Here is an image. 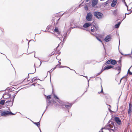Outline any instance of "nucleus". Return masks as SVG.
Returning <instances> with one entry per match:
<instances>
[{
  "label": "nucleus",
  "mask_w": 132,
  "mask_h": 132,
  "mask_svg": "<svg viewBox=\"0 0 132 132\" xmlns=\"http://www.w3.org/2000/svg\"><path fill=\"white\" fill-rule=\"evenodd\" d=\"M121 21L118 22L117 24L115 25V28H118L119 27L121 23Z\"/></svg>",
  "instance_id": "21"
},
{
  "label": "nucleus",
  "mask_w": 132,
  "mask_h": 132,
  "mask_svg": "<svg viewBox=\"0 0 132 132\" xmlns=\"http://www.w3.org/2000/svg\"><path fill=\"white\" fill-rule=\"evenodd\" d=\"M104 70V69H102L101 70L100 72H101V73L104 70Z\"/></svg>",
  "instance_id": "42"
},
{
  "label": "nucleus",
  "mask_w": 132,
  "mask_h": 132,
  "mask_svg": "<svg viewBox=\"0 0 132 132\" xmlns=\"http://www.w3.org/2000/svg\"><path fill=\"white\" fill-rule=\"evenodd\" d=\"M47 104L46 108V109L44 111V112H43V114H42L41 117H42V116H43V114H44V113L45 112L46 110V109H47V107L49 106V105L50 104V103H51V102L50 101V100H47Z\"/></svg>",
  "instance_id": "14"
},
{
  "label": "nucleus",
  "mask_w": 132,
  "mask_h": 132,
  "mask_svg": "<svg viewBox=\"0 0 132 132\" xmlns=\"http://www.w3.org/2000/svg\"><path fill=\"white\" fill-rule=\"evenodd\" d=\"M88 1V0H86V2H87Z\"/></svg>",
  "instance_id": "51"
},
{
  "label": "nucleus",
  "mask_w": 132,
  "mask_h": 132,
  "mask_svg": "<svg viewBox=\"0 0 132 132\" xmlns=\"http://www.w3.org/2000/svg\"><path fill=\"white\" fill-rule=\"evenodd\" d=\"M101 73V72H100L99 73H97L96 75V76H97L98 75H100Z\"/></svg>",
  "instance_id": "36"
},
{
  "label": "nucleus",
  "mask_w": 132,
  "mask_h": 132,
  "mask_svg": "<svg viewBox=\"0 0 132 132\" xmlns=\"http://www.w3.org/2000/svg\"><path fill=\"white\" fill-rule=\"evenodd\" d=\"M54 31L57 33V34L58 35H60V32L59 31L57 27H55L54 30Z\"/></svg>",
  "instance_id": "22"
},
{
  "label": "nucleus",
  "mask_w": 132,
  "mask_h": 132,
  "mask_svg": "<svg viewBox=\"0 0 132 132\" xmlns=\"http://www.w3.org/2000/svg\"><path fill=\"white\" fill-rule=\"evenodd\" d=\"M132 111V108L131 109V104L129 103V108L128 110V113L129 114L130 113L131 111Z\"/></svg>",
  "instance_id": "19"
},
{
  "label": "nucleus",
  "mask_w": 132,
  "mask_h": 132,
  "mask_svg": "<svg viewBox=\"0 0 132 132\" xmlns=\"http://www.w3.org/2000/svg\"><path fill=\"white\" fill-rule=\"evenodd\" d=\"M54 98H56V99H59V98L57 97V96H56L55 95H54Z\"/></svg>",
  "instance_id": "31"
},
{
  "label": "nucleus",
  "mask_w": 132,
  "mask_h": 132,
  "mask_svg": "<svg viewBox=\"0 0 132 132\" xmlns=\"http://www.w3.org/2000/svg\"><path fill=\"white\" fill-rule=\"evenodd\" d=\"M96 38L97 39V40H99V41L100 42H102L101 40L98 37H96Z\"/></svg>",
  "instance_id": "32"
},
{
  "label": "nucleus",
  "mask_w": 132,
  "mask_h": 132,
  "mask_svg": "<svg viewBox=\"0 0 132 132\" xmlns=\"http://www.w3.org/2000/svg\"><path fill=\"white\" fill-rule=\"evenodd\" d=\"M111 39V36L110 35H108L105 38L104 40L106 42H108Z\"/></svg>",
  "instance_id": "11"
},
{
  "label": "nucleus",
  "mask_w": 132,
  "mask_h": 132,
  "mask_svg": "<svg viewBox=\"0 0 132 132\" xmlns=\"http://www.w3.org/2000/svg\"><path fill=\"white\" fill-rule=\"evenodd\" d=\"M11 95L9 94L4 93L3 95V97L4 99H6L11 97Z\"/></svg>",
  "instance_id": "10"
},
{
  "label": "nucleus",
  "mask_w": 132,
  "mask_h": 132,
  "mask_svg": "<svg viewBox=\"0 0 132 132\" xmlns=\"http://www.w3.org/2000/svg\"><path fill=\"white\" fill-rule=\"evenodd\" d=\"M123 77L121 78V80H120V81H121V80L122 79H123Z\"/></svg>",
  "instance_id": "55"
},
{
  "label": "nucleus",
  "mask_w": 132,
  "mask_h": 132,
  "mask_svg": "<svg viewBox=\"0 0 132 132\" xmlns=\"http://www.w3.org/2000/svg\"><path fill=\"white\" fill-rule=\"evenodd\" d=\"M131 12H132V11H131L129 13H125V15H126V14H128V15L129 14H130L131 13Z\"/></svg>",
  "instance_id": "38"
},
{
  "label": "nucleus",
  "mask_w": 132,
  "mask_h": 132,
  "mask_svg": "<svg viewBox=\"0 0 132 132\" xmlns=\"http://www.w3.org/2000/svg\"><path fill=\"white\" fill-rule=\"evenodd\" d=\"M18 91H18L15 92V93L14 94L16 95V94H17Z\"/></svg>",
  "instance_id": "39"
},
{
  "label": "nucleus",
  "mask_w": 132,
  "mask_h": 132,
  "mask_svg": "<svg viewBox=\"0 0 132 132\" xmlns=\"http://www.w3.org/2000/svg\"><path fill=\"white\" fill-rule=\"evenodd\" d=\"M91 25V24L89 23H86L84 24L83 25V27L84 28H86L88 27Z\"/></svg>",
  "instance_id": "17"
},
{
  "label": "nucleus",
  "mask_w": 132,
  "mask_h": 132,
  "mask_svg": "<svg viewBox=\"0 0 132 132\" xmlns=\"http://www.w3.org/2000/svg\"><path fill=\"white\" fill-rule=\"evenodd\" d=\"M101 91L100 92H98V93L99 94H100V93H103L102 87V86L101 85Z\"/></svg>",
  "instance_id": "28"
},
{
  "label": "nucleus",
  "mask_w": 132,
  "mask_h": 132,
  "mask_svg": "<svg viewBox=\"0 0 132 132\" xmlns=\"http://www.w3.org/2000/svg\"><path fill=\"white\" fill-rule=\"evenodd\" d=\"M58 47V46L57 47H56V49Z\"/></svg>",
  "instance_id": "63"
},
{
  "label": "nucleus",
  "mask_w": 132,
  "mask_h": 132,
  "mask_svg": "<svg viewBox=\"0 0 132 132\" xmlns=\"http://www.w3.org/2000/svg\"><path fill=\"white\" fill-rule=\"evenodd\" d=\"M29 42H28V45L29 44Z\"/></svg>",
  "instance_id": "62"
},
{
  "label": "nucleus",
  "mask_w": 132,
  "mask_h": 132,
  "mask_svg": "<svg viewBox=\"0 0 132 132\" xmlns=\"http://www.w3.org/2000/svg\"><path fill=\"white\" fill-rule=\"evenodd\" d=\"M91 33V34H92L93 35H95V34H93V33Z\"/></svg>",
  "instance_id": "53"
},
{
  "label": "nucleus",
  "mask_w": 132,
  "mask_h": 132,
  "mask_svg": "<svg viewBox=\"0 0 132 132\" xmlns=\"http://www.w3.org/2000/svg\"><path fill=\"white\" fill-rule=\"evenodd\" d=\"M108 105L109 106V107H108V109L109 111L110 112H113V111H112L110 109V108H111V107L110 105Z\"/></svg>",
  "instance_id": "26"
},
{
  "label": "nucleus",
  "mask_w": 132,
  "mask_h": 132,
  "mask_svg": "<svg viewBox=\"0 0 132 132\" xmlns=\"http://www.w3.org/2000/svg\"><path fill=\"white\" fill-rule=\"evenodd\" d=\"M122 1L123 2H125V0H122Z\"/></svg>",
  "instance_id": "54"
},
{
  "label": "nucleus",
  "mask_w": 132,
  "mask_h": 132,
  "mask_svg": "<svg viewBox=\"0 0 132 132\" xmlns=\"http://www.w3.org/2000/svg\"><path fill=\"white\" fill-rule=\"evenodd\" d=\"M111 124H112V125H113V123L112 122H111Z\"/></svg>",
  "instance_id": "56"
},
{
  "label": "nucleus",
  "mask_w": 132,
  "mask_h": 132,
  "mask_svg": "<svg viewBox=\"0 0 132 132\" xmlns=\"http://www.w3.org/2000/svg\"><path fill=\"white\" fill-rule=\"evenodd\" d=\"M60 19V18H59L58 20H57V21H59Z\"/></svg>",
  "instance_id": "52"
},
{
  "label": "nucleus",
  "mask_w": 132,
  "mask_h": 132,
  "mask_svg": "<svg viewBox=\"0 0 132 132\" xmlns=\"http://www.w3.org/2000/svg\"><path fill=\"white\" fill-rule=\"evenodd\" d=\"M120 53H121V55H125V56H126V55H129L130 54H123V53L121 52H120Z\"/></svg>",
  "instance_id": "34"
},
{
  "label": "nucleus",
  "mask_w": 132,
  "mask_h": 132,
  "mask_svg": "<svg viewBox=\"0 0 132 132\" xmlns=\"http://www.w3.org/2000/svg\"><path fill=\"white\" fill-rule=\"evenodd\" d=\"M126 15H125V17H124V18L123 19H124L126 18Z\"/></svg>",
  "instance_id": "46"
},
{
  "label": "nucleus",
  "mask_w": 132,
  "mask_h": 132,
  "mask_svg": "<svg viewBox=\"0 0 132 132\" xmlns=\"http://www.w3.org/2000/svg\"><path fill=\"white\" fill-rule=\"evenodd\" d=\"M102 129L101 130V132H102ZM99 132H101V131H100Z\"/></svg>",
  "instance_id": "61"
},
{
  "label": "nucleus",
  "mask_w": 132,
  "mask_h": 132,
  "mask_svg": "<svg viewBox=\"0 0 132 132\" xmlns=\"http://www.w3.org/2000/svg\"><path fill=\"white\" fill-rule=\"evenodd\" d=\"M59 64L56 66V67L57 66L61 64V63L59 61Z\"/></svg>",
  "instance_id": "35"
},
{
  "label": "nucleus",
  "mask_w": 132,
  "mask_h": 132,
  "mask_svg": "<svg viewBox=\"0 0 132 132\" xmlns=\"http://www.w3.org/2000/svg\"><path fill=\"white\" fill-rule=\"evenodd\" d=\"M37 78L36 77L33 78L31 80V83L33 82L34 81H35L36 80Z\"/></svg>",
  "instance_id": "25"
},
{
  "label": "nucleus",
  "mask_w": 132,
  "mask_h": 132,
  "mask_svg": "<svg viewBox=\"0 0 132 132\" xmlns=\"http://www.w3.org/2000/svg\"><path fill=\"white\" fill-rule=\"evenodd\" d=\"M35 72V71L34 72V73H31L30 74H33V73H34Z\"/></svg>",
  "instance_id": "57"
},
{
  "label": "nucleus",
  "mask_w": 132,
  "mask_h": 132,
  "mask_svg": "<svg viewBox=\"0 0 132 132\" xmlns=\"http://www.w3.org/2000/svg\"><path fill=\"white\" fill-rule=\"evenodd\" d=\"M68 32L67 31L66 32L64 33L63 32H62L61 33L60 32V35H56L57 36V37L61 41V38H62V37L63 36V41H64L65 39L67 37V34Z\"/></svg>",
  "instance_id": "1"
},
{
  "label": "nucleus",
  "mask_w": 132,
  "mask_h": 132,
  "mask_svg": "<svg viewBox=\"0 0 132 132\" xmlns=\"http://www.w3.org/2000/svg\"><path fill=\"white\" fill-rule=\"evenodd\" d=\"M41 31L40 32V33H39V34H40L41 33Z\"/></svg>",
  "instance_id": "59"
},
{
  "label": "nucleus",
  "mask_w": 132,
  "mask_h": 132,
  "mask_svg": "<svg viewBox=\"0 0 132 132\" xmlns=\"http://www.w3.org/2000/svg\"><path fill=\"white\" fill-rule=\"evenodd\" d=\"M60 68H63V67H67L68 68H69L71 70H73L76 73V72L74 70H72V69H71L69 67H63L62 65H60Z\"/></svg>",
  "instance_id": "27"
},
{
  "label": "nucleus",
  "mask_w": 132,
  "mask_h": 132,
  "mask_svg": "<svg viewBox=\"0 0 132 132\" xmlns=\"http://www.w3.org/2000/svg\"><path fill=\"white\" fill-rule=\"evenodd\" d=\"M92 14L91 13L89 12L87 14L86 17V19L88 21H90L92 20Z\"/></svg>",
  "instance_id": "5"
},
{
  "label": "nucleus",
  "mask_w": 132,
  "mask_h": 132,
  "mask_svg": "<svg viewBox=\"0 0 132 132\" xmlns=\"http://www.w3.org/2000/svg\"><path fill=\"white\" fill-rule=\"evenodd\" d=\"M89 80H88V86H89Z\"/></svg>",
  "instance_id": "50"
},
{
  "label": "nucleus",
  "mask_w": 132,
  "mask_h": 132,
  "mask_svg": "<svg viewBox=\"0 0 132 132\" xmlns=\"http://www.w3.org/2000/svg\"><path fill=\"white\" fill-rule=\"evenodd\" d=\"M125 2V4L126 5V6H127L128 7V6L127 5V4H126V2Z\"/></svg>",
  "instance_id": "45"
},
{
  "label": "nucleus",
  "mask_w": 132,
  "mask_h": 132,
  "mask_svg": "<svg viewBox=\"0 0 132 132\" xmlns=\"http://www.w3.org/2000/svg\"><path fill=\"white\" fill-rule=\"evenodd\" d=\"M86 7L87 8V10H88V9L87 8V6H86Z\"/></svg>",
  "instance_id": "60"
},
{
  "label": "nucleus",
  "mask_w": 132,
  "mask_h": 132,
  "mask_svg": "<svg viewBox=\"0 0 132 132\" xmlns=\"http://www.w3.org/2000/svg\"><path fill=\"white\" fill-rule=\"evenodd\" d=\"M47 98L48 100L50 99L51 98V96L50 95H48L47 96Z\"/></svg>",
  "instance_id": "29"
},
{
  "label": "nucleus",
  "mask_w": 132,
  "mask_h": 132,
  "mask_svg": "<svg viewBox=\"0 0 132 132\" xmlns=\"http://www.w3.org/2000/svg\"><path fill=\"white\" fill-rule=\"evenodd\" d=\"M98 2V0H93L92 2V6L93 7H94L96 5Z\"/></svg>",
  "instance_id": "12"
},
{
  "label": "nucleus",
  "mask_w": 132,
  "mask_h": 132,
  "mask_svg": "<svg viewBox=\"0 0 132 132\" xmlns=\"http://www.w3.org/2000/svg\"><path fill=\"white\" fill-rule=\"evenodd\" d=\"M72 105V104L71 103H68L67 104H64L63 106H64L65 108L68 109H70Z\"/></svg>",
  "instance_id": "8"
},
{
  "label": "nucleus",
  "mask_w": 132,
  "mask_h": 132,
  "mask_svg": "<svg viewBox=\"0 0 132 132\" xmlns=\"http://www.w3.org/2000/svg\"><path fill=\"white\" fill-rule=\"evenodd\" d=\"M113 69L115 70H117L118 71H119L118 74L120 73L121 69V67L120 66H116L114 68H113Z\"/></svg>",
  "instance_id": "13"
},
{
  "label": "nucleus",
  "mask_w": 132,
  "mask_h": 132,
  "mask_svg": "<svg viewBox=\"0 0 132 132\" xmlns=\"http://www.w3.org/2000/svg\"><path fill=\"white\" fill-rule=\"evenodd\" d=\"M68 112H69V110H68Z\"/></svg>",
  "instance_id": "64"
},
{
  "label": "nucleus",
  "mask_w": 132,
  "mask_h": 132,
  "mask_svg": "<svg viewBox=\"0 0 132 132\" xmlns=\"http://www.w3.org/2000/svg\"><path fill=\"white\" fill-rule=\"evenodd\" d=\"M39 60H40V62H41V60H40L39 59ZM41 63H41V62H40V65H41Z\"/></svg>",
  "instance_id": "49"
},
{
  "label": "nucleus",
  "mask_w": 132,
  "mask_h": 132,
  "mask_svg": "<svg viewBox=\"0 0 132 132\" xmlns=\"http://www.w3.org/2000/svg\"><path fill=\"white\" fill-rule=\"evenodd\" d=\"M94 15L95 17L99 19H101L103 16L102 13L98 12H94Z\"/></svg>",
  "instance_id": "4"
},
{
  "label": "nucleus",
  "mask_w": 132,
  "mask_h": 132,
  "mask_svg": "<svg viewBox=\"0 0 132 132\" xmlns=\"http://www.w3.org/2000/svg\"><path fill=\"white\" fill-rule=\"evenodd\" d=\"M5 101L4 100H1L0 101V104H1L2 105H4V104Z\"/></svg>",
  "instance_id": "23"
},
{
  "label": "nucleus",
  "mask_w": 132,
  "mask_h": 132,
  "mask_svg": "<svg viewBox=\"0 0 132 132\" xmlns=\"http://www.w3.org/2000/svg\"><path fill=\"white\" fill-rule=\"evenodd\" d=\"M113 67V66L111 65H107L105 66L104 68V70H107L110 69Z\"/></svg>",
  "instance_id": "16"
},
{
  "label": "nucleus",
  "mask_w": 132,
  "mask_h": 132,
  "mask_svg": "<svg viewBox=\"0 0 132 132\" xmlns=\"http://www.w3.org/2000/svg\"><path fill=\"white\" fill-rule=\"evenodd\" d=\"M84 77H85L87 79V76H84Z\"/></svg>",
  "instance_id": "47"
},
{
  "label": "nucleus",
  "mask_w": 132,
  "mask_h": 132,
  "mask_svg": "<svg viewBox=\"0 0 132 132\" xmlns=\"http://www.w3.org/2000/svg\"><path fill=\"white\" fill-rule=\"evenodd\" d=\"M15 114L12 113L11 111H4L1 113V115L3 117H6L9 114L14 115Z\"/></svg>",
  "instance_id": "2"
},
{
  "label": "nucleus",
  "mask_w": 132,
  "mask_h": 132,
  "mask_svg": "<svg viewBox=\"0 0 132 132\" xmlns=\"http://www.w3.org/2000/svg\"><path fill=\"white\" fill-rule=\"evenodd\" d=\"M35 72V71L34 72V73H31L30 74H33V73H34Z\"/></svg>",
  "instance_id": "58"
},
{
  "label": "nucleus",
  "mask_w": 132,
  "mask_h": 132,
  "mask_svg": "<svg viewBox=\"0 0 132 132\" xmlns=\"http://www.w3.org/2000/svg\"><path fill=\"white\" fill-rule=\"evenodd\" d=\"M16 95L14 94L13 95V100H12V101H11V100H10V101H7L6 102V103H7L9 102V104H10L11 106H12L13 105V101L14 100V98L16 96Z\"/></svg>",
  "instance_id": "9"
},
{
  "label": "nucleus",
  "mask_w": 132,
  "mask_h": 132,
  "mask_svg": "<svg viewBox=\"0 0 132 132\" xmlns=\"http://www.w3.org/2000/svg\"><path fill=\"white\" fill-rule=\"evenodd\" d=\"M104 3L105 4L104 5H106L107 4V2H106L105 3Z\"/></svg>",
  "instance_id": "43"
},
{
  "label": "nucleus",
  "mask_w": 132,
  "mask_h": 132,
  "mask_svg": "<svg viewBox=\"0 0 132 132\" xmlns=\"http://www.w3.org/2000/svg\"><path fill=\"white\" fill-rule=\"evenodd\" d=\"M118 105L117 106V110H116L117 111H118Z\"/></svg>",
  "instance_id": "48"
},
{
  "label": "nucleus",
  "mask_w": 132,
  "mask_h": 132,
  "mask_svg": "<svg viewBox=\"0 0 132 132\" xmlns=\"http://www.w3.org/2000/svg\"><path fill=\"white\" fill-rule=\"evenodd\" d=\"M117 61L111 59V64L113 65H114L117 64Z\"/></svg>",
  "instance_id": "18"
},
{
  "label": "nucleus",
  "mask_w": 132,
  "mask_h": 132,
  "mask_svg": "<svg viewBox=\"0 0 132 132\" xmlns=\"http://www.w3.org/2000/svg\"><path fill=\"white\" fill-rule=\"evenodd\" d=\"M114 120L118 124L120 125L121 124V120L119 117H115L114 118Z\"/></svg>",
  "instance_id": "7"
},
{
  "label": "nucleus",
  "mask_w": 132,
  "mask_h": 132,
  "mask_svg": "<svg viewBox=\"0 0 132 132\" xmlns=\"http://www.w3.org/2000/svg\"><path fill=\"white\" fill-rule=\"evenodd\" d=\"M35 83H33V84H31V85H34V86H35Z\"/></svg>",
  "instance_id": "40"
},
{
  "label": "nucleus",
  "mask_w": 132,
  "mask_h": 132,
  "mask_svg": "<svg viewBox=\"0 0 132 132\" xmlns=\"http://www.w3.org/2000/svg\"><path fill=\"white\" fill-rule=\"evenodd\" d=\"M10 88L9 87H7V90H10Z\"/></svg>",
  "instance_id": "41"
},
{
  "label": "nucleus",
  "mask_w": 132,
  "mask_h": 132,
  "mask_svg": "<svg viewBox=\"0 0 132 132\" xmlns=\"http://www.w3.org/2000/svg\"><path fill=\"white\" fill-rule=\"evenodd\" d=\"M56 68V67H55L54 69H51V70H52V71H53Z\"/></svg>",
  "instance_id": "37"
},
{
  "label": "nucleus",
  "mask_w": 132,
  "mask_h": 132,
  "mask_svg": "<svg viewBox=\"0 0 132 132\" xmlns=\"http://www.w3.org/2000/svg\"><path fill=\"white\" fill-rule=\"evenodd\" d=\"M54 53L53 52H52L49 55V56H51L53 55H54Z\"/></svg>",
  "instance_id": "30"
},
{
  "label": "nucleus",
  "mask_w": 132,
  "mask_h": 132,
  "mask_svg": "<svg viewBox=\"0 0 132 132\" xmlns=\"http://www.w3.org/2000/svg\"><path fill=\"white\" fill-rule=\"evenodd\" d=\"M111 64V59H110L106 62L105 63V65H107L108 64Z\"/></svg>",
  "instance_id": "24"
},
{
  "label": "nucleus",
  "mask_w": 132,
  "mask_h": 132,
  "mask_svg": "<svg viewBox=\"0 0 132 132\" xmlns=\"http://www.w3.org/2000/svg\"><path fill=\"white\" fill-rule=\"evenodd\" d=\"M121 65H120V64L119 65L118 64H117V66H120L121 67Z\"/></svg>",
  "instance_id": "44"
},
{
  "label": "nucleus",
  "mask_w": 132,
  "mask_h": 132,
  "mask_svg": "<svg viewBox=\"0 0 132 132\" xmlns=\"http://www.w3.org/2000/svg\"><path fill=\"white\" fill-rule=\"evenodd\" d=\"M33 123L36 126H37L38 128H39V129L40 131V132H41L40 129L39 128V127L40 126V123L39 122H34L32 121Z\"/></svg>",
  "instance_id": "20"
},
{
  "label": "nucleus",
  "mask_w": 132,
  "mask_h": 132,
  "mask_svg": "<svg viewBox=\"0 0 132 132\" xmlns=\"http://www.w3.org/2000/svg\"><path fill=\"white\" fill-rule=\"evenodd\" d=\"M113 127L114 128V127H113L112 125H111L110 124H108L106 125L105 127L103 128H102V132H103L102 131V129H108L110 131V132H114V130L113 129Z\"/></svg>",
  "instance_id": "3"
},
{
  "label": "nucleus",
  "mask_w": 132,
  "mask_h": 132,
  "mask_svg": "<svg viewBox=\"0 0 132 132\" xmlns=\"http://www.w3.org/2000/svg\"><path fill=\"white\" fill-rule=\"evenodd\" d=\"M118 62L120 64V65H121V60H119L118 61Z\"/></svg>",
  "instance_id": "33"
},
{
  "label": "nucleus",
  "mask_w": 132,
  "mask_h": 132,
  "mask_svg": "<svg viewBox=\"0 0 132 132\" xmlns=\"http://www.w3.org/2000/svg\"><path fill=\"white\" fill-rule=\"evenodd\" d=\"M117 2V0H113L111 4V6L112 7H114L115 6Z\"/></svg>",
  "instance_id": "15"
},
{
  "label": "nucleus",
  "mask_w": 132,
  "mask_h": 132,
  "mask_svg": "<svg viewBox=\"0 0 132 132\" xmlns=\"http://www.w3.org/2000/svg\"><path fill=\"white\" fill-rule=\"evenodd\" d=\"M99 27L97 26L94 25L91 27V31L92 32H94L95 31H97L98 30Z\"/></svg>",
  "instance_id": "6"
}]
</instances>
